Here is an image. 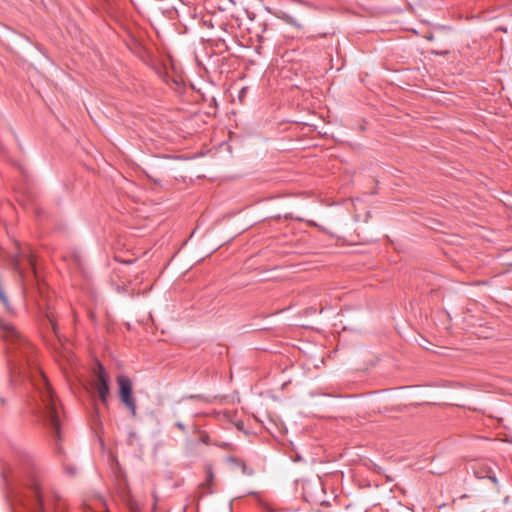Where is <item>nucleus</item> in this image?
I'll return each instance as SVG.
<instances>
[{
    "instance_id": "1",
    "label": "nucleus",
    "mask_w": 512,
    "mask_h": 512,
    "mask_svg": "<svg viewBox=\"0 0 512 512\" xmlns=\"http://www.w3.org/2000/svg\"><path fill=\"white\" fill-rule=\"evenodd\" d=\"M25 491H16L11 497L14 512H65V504L51 493L40 489L36 475L25 483Z\"/></svg>"
},
{
    "instance_id": "2",
    "label": "nucleus",
    "mask_w": 512,
    "mask_h": 512,
    "mask_svg": "<svg viewBox=\"0 0 512 512\" xmlns=\"http://www.w3.org/2000/svg\"><path fill=\"white\" fill-rule=\"evenodd\" d=\"M35 386L42 403L40 407L41 412L50 426L54 429L56 436H59L60 421L57 408V400L54 397L53 391L47 382V379L42 373H40Z\"/></svg>"
},
{
    "instance_id": "3",
    "label": "nucleus",
    "mask_w": 512,
    "mask_h": 512,
    "mask_svg": "<svg viewBox=\"0 0 512 512\" xmlns=\"http://www.w3.org/2000/svg\"><path fill=\"white\" fill-rule=\"evenodd\" d=\"M119 387V397L121 402L130 411L132 417L137 415L136 400L133 396L132 381L125 375H119L116 379Z\"/></svg>"
},
{
    "instance_id": "4",
    "label": "nucleus",
    "mask_w": 512,
    "mask_h": 512,
    "mask_svg": "<svg viewBox=\"0 0 512 512\" xmlns=\"http://www.w3.org/2000/svg\"><path fill=\"white\" fill-rule=\"evenodd\" d=\"M94 386L100 401L106 405L110 397V379L101 364L98 365V370L95 372Z\"/></svg>"
},
{
    "instance_id": "5",
    "label": "nucleus",
    "mask_w": 512,
    "mask_h": 512,
    "mask_svg": "<svg viewBox=\"0 0 512 512\" xmlns=\"http://www.w3.org/2000/svg\"><path fill=\"white\" fill-rule=\"evenodd\" d=\"M21 258H27V261L29 263V265L31 267H34V260H33V257L31 255H28L26 254L24 251H20L14 258H13V266H14V269L17 270L19 272V274L21 275V270H20V267H19V262H20V259Z\"/></svg>"
},
{
    "instance_id": "6",
    "label": "nucleus",
    "mask_w": 512,
    "mask_h": 512,
    "mask_svg": "<svg viewBox=\"0 0 512 512\" xmlns=\"http://www.w3.org/2000/svg\"><path fill=\"white\" fill-rule=\"evenodd\" d=\"M491 470L485 465L480 464L478 467H474V474L477 478H490L495 481V477L490 475Z\"/></svg>"
},
{
    "instance_id": "7",
    "label": "nucleus",
    "mask_w": 512,
    "mask_h": 512,
    "mask_svg": "<svg viewBox=\"0 0 512 512\" xmlns=\"http://www.w3.org/2000/svg\"><path fill=\"white\" fill-rule=\"evenodd\" d=\"M7 337L10 338L11 340H13V339L19 340V345L21 347H23V349L31 348L30 344L28 342L24 341L13 328H10L7 330Z\"/></svg>"
},
{
    "instance_id": "8",
    "label": "nucleus",
    "mask_w": 512,
    "mask_h": 512,
    "mask_svg": "<svg viewBox=\"0 0 512 512\" xmlns=\"http://www.w3.org/2000/svg\"><path fill=\"white\" fill-rule=\"evenodd\" d=\"M205 472H206V482H207V484H211L213 481V478H214V473H213L212 467L210 465H207L205 467Z\"/></svg>"
},
{
    "instance_id": "9",
    "label": "nucleus",
    "mask_w": 512,
    "mask_h": 512,
    "mask_svg": "<svg viewBox=\"0 0 512 512\" xmlns=\"http://www.w3.org/2000/svg\"><path fill=\"white\" fill-rule=\"evenodd\" d=\"M175 426H176L179 430H181V431H183V432H186V431H187L186 426H185L182 422H180V421L176 422V423H175Z\"/></svg>"
},
{
    "instance_id": "10",
    "label": "nucleus",
    "mask_w": 512,
    "mask_h": 512,
    "mask_svg": "<svg viewBox=\"0 0 512 512\" xmlns=\"http://www.w3.org/2000/svg\"><path fill=\"white\" fill-rule=\"evenodd\" d=\"M200 440L203 443L208 444L209 443V435L206 434V433H202L201 436H200Z\"/></svg>"
},
{
    "instance_id": "11",
    "label": "nucleus",
    "mask_w": 512,
    "mask_h": 512,
    "mask_svg": "<svg viewBox=\"0 0 512 512\" xmlns=\"http://www.w3.org/2000/svg\"><path fill=\"white\" fill-rule=\"evenodd\" d=\"M190 398L193 400H204V398H202L200 396H191Z\"/></svg>"
},
{
    "instance_id": "12",
    "label": "nucleus",
    "mask_w": 512,
    "mask_h": 512,
    "mask_svg": "<svg viewBox=\"0 0 512 512\" xmlns=\"http://www.w3.org/2000/svg\"><path fill=\"white\" fill-rule=\"evenodd\" d=\"M51 324H52L54 332L56 333V324L53 321H51Z\"/></svg>"
},
{
    "instance_id": "13",
    "label": "nucleus",
    "mask_w": 512,
    "mask_h": 512,
    "mask_svg": "<svg viewBox=\"0 0 512 512\" xmlns=\"http://www.w3.org/2000/svg\"><path fill=\"white\" fill-rule=\"evenodd\" d=\"M257 37H258V41H259V42H262V41H263V37H262L261 35L257 34Z\"/></svg>"
}]
</instances>
